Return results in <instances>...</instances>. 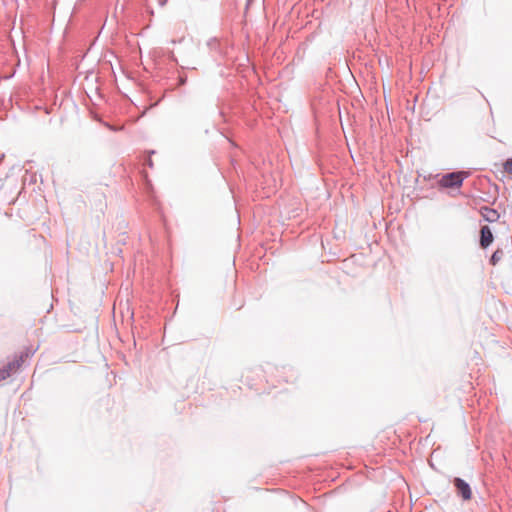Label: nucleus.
<instances>
[{
  "label": "nucleus",
  "instance_id": "nucleus-4",
  "mask_svg": "<svg viewBox=\"0 0 512 512\" xmlns=\"http://www.w3.org/2000/svg\"><path fill=\"white\" fill-rule=\"evenodd\" d=\"M479 212L483 219L489 223L496 222L500 218V214L495 209L487 206L481 207Z\"/></svg>",
  "mask_w": 512,
  "mask_h": 512
},
{
  "label": "nucleus",
  "instance_id": "nucleus-7",
  "mask_svg": "<svg viewBox=\"0 0 512 512\" xmlns=\"http://www.w3.org/2000/svg\"><path fill=\"white\" fill-rule=\"evenodd\" d=\"M501 252L499 250L495 251L491 257L492 264H496L501 258Z\"/></svg>",
  "mask_w": 512,
  "mask_h": 512
},
{
  "label": "nucleus",
  "instance_id": "nucleus-5",
  "mask_svg": "<svg viewBox=\"0 0 512 512\" xmlns=\"http://www.w3.org/2000/svg\"><path fill=\"white\" fill-rule=\"evenodd\" d=\"M493 242V234L489 226H483L480 231V245L487 248Z\"/></svg>",
  "mask_w": 512,
  "mask_h": 512
},
{
  "label": "nucleus",
  "instance_id": "nucleus-1",
  "mask_svg": "<svg viewBox=\"0 0 512 512\" xmlns=\"http://www.w3.org/2000/svg\"><path fill=\"white\" fill-rule=\"evenodd\" d=\"M453 486L455 494L461 498L462 501H470L473 493L470 484L460 477L453 479Z\"/></svg>",
  "mask_w": 512,
  "mask_h": 512
},
{
  "label": "nucleus",
  "instance_id": "nucleus-6",
  "mask_svg": "<svg viewBox=\"0 0 512 512\" xmlns=\"http://www.w3.org/2000/svg\"><path fill=\"white\" fill-rule=\"evenodd\" d=\"M503 170L505 173L512 175V157L503 163Z\"/></svg>",
  "mask_w": 512,
  "mask_h": 512
},
{
  "label": "nucleus",
  "instance_id": "nucleus-2",
  "mask_svg": "<svg viewBox=\"0 0 512 512\" xmlns=\"http://www.w3.org/2000/svg\"><path fill=\"white\" fill-rule=\"evenodd\" d=\"M23 357L20 356L10 361L4 368L0 369V381H3L15 373L22 365Z\"/></svg>",
  "mask_w": 512,
  "mask_h": 512
},
{
  "label": "nucleus",
  "instance_id": "nucleus-3",
  "mask_svg": "<svg viewBox=\"0 0 512 512\" xmlns=\"http://www.w3.org/2000/svg\"><path fill=\"white\" fill-rule=\"evenodd\" d=\"M469 176V172L467 171H459L456 173H450V193L454 189H458L463 180Z\"/></svg>",
  "mask_w": 512,
  "mask_h": 512
}]
</instances>
